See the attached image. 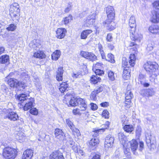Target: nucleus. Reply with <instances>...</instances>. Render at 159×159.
Returning a JSON list of instances; mask_svg holds the SVG:
<instances>
[{"label": "nucleus", "mask_w": 159, "mask_h": 159, "mask_svg": "<svg viewBox=\"0 0 159 159\" xmlns=\"http://www.w3.org/2000/svg\"><path fill=\"white\" fill-rule=\"evenodd\" d=\"M131 150L133 153L135 155L138 154L136 151L138 149L139 151H142L144 149V144L142 141H140L139 144L135 139H132L129 142Z\"/></svg>", "instance_id": "obj_1"}, {"label": "nucleus", "mask_w": 159, "mask_h": 159, "mask_svg": "<svg viewBox=\"0 0 159 159\" xmlns=\"http://www.w3.org/2000/svg\"><path fill=\"white\" fill-rule=\"evenodd\" d=\"M3 151V155L6 159H14L17 153L16 149L9 147L5 148Z\"/></svg>", "instance_id": "obj_2"}, {"label": "nucleus", "mask_w": 159, "mask_h": 159, "mask_svg": "<svg viewBox=\"0 0 159 159\" xmlns=\"http://www.w3.org/2000/svg\"><path fill=\"white\" fill-rule=\"evenodd\" d=\"M69 103L71 106H76L78 105L81 110H85L87 107V104L85 100L80 98H78L77 99H71Z\"/></svg>", "instance_id": "obj_3"}, {"label": "nucleus", "mask_w": 159, "mask_h": 159, "mask_svg": "<svg viewBox=\"0 0 159 159\" xmlns=\"http://www.w3.org/2000/svg\"><path fill=\"white\" fill-rule=\"evenodd\" d=\"M146 143L148 148L153 151L156 148V142L155 136L151 134L146 135Z\"/></svg>", "instance_id": "obj_4"}, {"label": "nucleus", "mask_w": 159, "mask_h": 159, "mask_svg": "<svg viewBox=\"0 0 159 159\" xmlns=\"http://www.w3.org/2000/svg\"><path fill=\"white\" fill-rule=\"evenodd\" d=\"M129 25L130 27L133 29V30H131V32H130V33L133 35L132 36H131V37H132L131 39H133V40L135 41L136 43H139L142 38V35L140 34L134 36V33H135L134 31L135 30V28L136 26L135 20H129Z\"/></svg>", "instance_id": "obj_5"}, {"label": "nucleus", "mask_w": 159, "mask_h": 159, "mask_svg": "<svg viewBox=\"0 0 159 159\" xmlns=\"http://www.w3.org/2000/svg\"><path fill=\"white\" fill-rule=\"evenodd\" d=\"M10 15L11 18L18 17L20 12V6L17 3H14L10 6L9 9Z\"/></svg>", "instance_id": "obj_6"}, {"label": "nucleus", "mask_w": 159, "mask_h": 159, "mask_svg": "<svg viewBox=\"0 0 159 159\" xmlns=\"http://www.w3.org/2000/svg\"><path fill=\"white\" fill-rule=\"evenodd\" d=\"M144 67L147 71L152 72L158 69V65L156 62L148 61L144 64Z\"/></svg>", "instance_id": "obj_7"}, {"label": "nucleus", "mask_w": 159, "mask_h": 159, "mask_svg": "<svg viewBox=\"0 0 159 159\" xmlns=\"http://www.w3.org/2000/svg\"><path fill=\"white\" fill-rule=\"evenodd\" d=\"M81 54L82 57L90 61H93L97 59V57L92 52L82 51Z\"/></svg>", "instance_id": "obj_8"}, {"label": "nucleus", "mask_w": 159, "mask_h": 159, "mask_svg": "<svg viewBox=\"0 0 159 159\" xmlns=\"http://www.w3.org/2000/svg\"><path fill=\"white\" fill-rule=\"evenodd\" d=\"M107 17L109 20H113L115 17V11L113 7L109 6L106 8Z\"/></svg>", "instance_id": "obj_9"}, {"label": "nucleus", "mask_w": 159, "mask_h": 159, "mask_svg": "<svg viewBox=\"0 0 159 159\" xmlns=\"http://www.w3.org/2000/svg\"><path fill=\"white\" fill-rule=\"evenodd\" d=\"M114 139L111 135L109 134L105 138V147L106 148L111 147L113 144Z\"/></svg>", "instance_id": "obj_10"}, {"label": "nucleus", "mask_w": 159, "mask_h": 159, "mask_svg": "<svg viewBox=\"0 0 159 159\" xmlns=\"http://www.w3.org/2000/svg\"><path fill=\"white\" fill-rule=\"evenodd\" d=\"M55 137L60 140H66L65 134L62 130L59 128L56 129L54 131Z\"/></svg>", "instance_id": "obj_11"}, {"label": "nucleus", "mask_w": 159, "mask_h": 159, "mask_svg": "<svg viewBox=\"0 0 159 159\" xmlns=\"http://www.w3.org/2000/svg\"><path fill=\"white\" fill-rule=\"evenodd\" d=\"M140 93L143 96L149 97L154 95L155 92L153 89H143L140 91Z\"/></svg>", "instance_id": "obj_12"}, {"label": "nucleus", "mask_w": 159, "mask_h": 159, "mask_svg": "<svg viewBox=\"0 0 159 159\" xmlns=\"http://www.w3.org/2000/svg\"><path fill=\"white\" fill-rule=\"evenodd\" d=\"M50 159H64L62 153L59 150L55 151L50 155Z\"/></svg>", "instance_id": "obj_13"}, {"label": "nucleus", "mask_w": 159, "mask_h": 159, "mask_svg": "<svg viewBox=\"0 0 159 159\" xmlns=\"http://www.w3.org/2000/svg\"><path fill=\"white\" fill-rule=\"evenodd\" d=\"M29 46L31 48L36 50H38L41 47L40 41L38 39H34L31 41Z\"/></svg>", "instance_id": "obj_14"}, {"label": "nucleus", "mask_w": 159, "mask_h": 159, "mask_svg": "<svg viewBox=\"0 0 159 159\" xmlns=\"http://www.w3.org/2000/svg\"><path fill=\"white\" fill-rule=\"evenodd\" d=\"M25 104L23 106V109L24 111H27L30 109L33 106L34 100L33 98L30 97L29 99H27V101L25 102Z\"/></svg>", "instance_id": "obj_15"}, {"label": "nucleus", "mask_w": 159, "mask_h": 159, "mask_svg": "<svg viewBox=\"0 0 159 159\" xmlns=\"http://www.w3.org/2000/svg\"><path fill=\"white\" fill-rule=\"evenodd\" d=\"M103 24L110 31L114 30L116 28V23L113 21L105 20L103 22Z\"/></svg>", "instance_id": "obj_16"}, {"label": "nucleus", "mask_w": 159, "mask_h": 159, "mask_svg": "<svg viewBox=\"0 0 159 159\" xmlns=\"http://www.w3.org/2000/svg\"><path fill=\"white\" fill-rule=\"evenodd\" d=\"M94 132L95 137L93 138L89 142V147L92 150H93L96 147L99 143V140L97 138V136L96 135V131L95 130Z\"/></svg>", "instance_id": "obj_17"}, {"label": "nucleus", "mask_w": 159, "mask_h": 159, "mask_svg": "<svg viewBox=\"0 0 159 159\" xmlns=\"http://www.w3.org/2000/svg\"><path fill=\"white\" fill-rule=\"evenodd\" d=\"M66 33V30L64 28H58L56 31V37L58 39L63 38Z\"/></svg>", "instance_id": "obj_18"}, {"label": "nucleus", "mask_w": 159, "mask_h": 159, "mask_svg": "<svg viewBox=\"0 0 159 159\" xmlns=\"http://www.w3.org/2000/svg\"><path fill=\"white\" fill-rule=\"evenodd\" d=\"M33 151L28 149L25 151L22 156V159H31L33 155Z\"/></svg>", "instance_id": "obj_19"}, {"label": "nucleus", "mask_w": 159, "mask_h": 159, "mask_svg": "<svg viewBox=\"0 0 159 159\" xmlns=\"http://www.w3.org/2000/svg\"><path fill=\"white\" fill-rule=\"evenodd\" d=\"M130 70L129 66L125 67L123 71L122 76L123 78L125 80H127L130 77Z\"/></svg>", "instance_id": "obj_20"}, {"label": "nucleus", "mask_w": 159, "mask_h": 159, "mask_svg": "<svg viewBox=\"0 0 159 159\" xmlns=\"http://www.w3.org/2000/svg\"><path fill=\"white\" fill-rule=\"evenodd\" d=\"M18 118V116L17 113L13 111L9 112L5 116V118H8L10 120L14 121L17 120Z\"/></svg>", "instance_id": "obj_21"}, {"label": "nucleus", "mask_w": 159, "mask_h": 159, "mask_svg": "<svg viewBox=\"0 0 159 159\" xmlns=\"http://www.w3.org/2000/svg\"><path fill=\"white\" fill-rule=\"evenodd\" d=\"M63 69L62 67H60L58 68L57 71L56 78L58 81H61L63 79Z\"/></svg>", "instance_id": "obj_22"}, {"label": "nucleus", "mask_w": 159, "mask_h": 159, "mask_svg": "<svg viewBox=\"0 0 159 159\" xmlns=\"http://www.w3.org/2000/svg\"><path fill=\"white\" fill-rule=\"evenodd\" d=\"M10 75V74L7 77V79H8L7 80L8 84L11 87H15L16 88L18 80L16 79H14L13 78H10L8 79L9 78Z\"/></svg>", "instance_id": "obj_23"}, {"label": "nucleus", "mask_w": 159, "mask_h": 159, "mask_svg": "<svg viewBox=\"0 0 159 159\" xmlns=\"http://www.w3.org/2000/svg\"><path fill=\"white\" fill-rule=\"evenodd\" d=\"M69 87L68 84L66 82H62L59 88V90L61 93L67 91L69 89Z\"/></svg>", "instance_id": "obj_24"}, {"label": "nucleus", "mask_w": 159, "mask_h": 159, "mask_svg": "<svg viewBox=\"0 0 159 159\" xmlns=\"http://www.w3.org/2000/svg\"><path fill=\"white\" fill-rule=\"evenodd\" d=\"M149 30L154 34H159V27L157 25H152L149 28Z\"/></svg>", "instance_id": "obj_25"}, {"label": "nucleus", "mask_w": 159, "mask_h": 159, "mask_svg": "<svg viewBox=\"0 0 159 159\" xmlns=\"http://www.w3.org/2000/svg\"><path fill=\"white\" fill-rule=\"evenodd\" d=\"M118 137L120 142L124 147V144L126 142L127 140L126 136L124 135L123 133L120 132L118 134Z\"/></svg>", "instance_id": "obj_26"}, {"label": "nucleus", "mask_w": 159, "mask_h": 159, "mask_svg": "<svg viewBox=\"0 0 159 159\" xmlns=\"http://www.w3.org/2000/svg\"><path fill=\"white\" fill-rule=\"evenodd\" d=\"M92 32V31L90 30H84L81 33L80 37L82 39H86L88 36Z\"/></svg>", "instance_id": "obj_27"}, {"label": "nucleus", "mask_w": 159, "mask_h": 159, "mask_svg": "<svg viewBox=\"0 0 159 159\" xmlns=\"http://www.w3.org/2000/svg\"><path fill=\"white\" fill-rule=\"evenodd\" d=\"M136 60V57L134 54H130L129 57V63L130 66L133 67L135 64Z\"/></svg>", "instance_id": "obj_28"}, {"label": "nucleus", "mask_w": 159, "mask_h": 159, "mask_svg": "<svg viewBox=\"0 0 159 159\" xmlns=\"http://www.w3.org/2000/svg\"><path fill=\"white\" fill-rule=\"evenodd\" d=\"M125 103L127 104L128 103L130 102H131V99L132 97H133V94L131 93V92L130 91H127L125 93Z\"/></svg>", "instance_id": "obj_29"}, {"label": "nucleus", "mask_w": 159, "mask_h": 159, "mask_svg": "<svg viewBox=\"0 0 159 159\" xmlns=\"http://www.w3.org/2000/svg\"><path fill=\"white\" fill-rule=\"evenodd\" d=\"M9 61V57L7 55H4L0 57V63L6 64Z\"/></svg>", "instance_id": "obj_30"}, {"label": "nucleus", "mask_w": 159, "mask_h": 159, "mask_svg": "<svg viewBox=\"0 0 159 159\" xmlns=\"http://www.w3.org/2000/svg\"><path fill=\"white\" fill-rule=\"evenodd\" d=\"M110 123L108 121H107L105 122V125L106 126L105 128L95 130L96 131V135L98 136V134L101 133L102 132H103L106 129L108 128L109 127V125H110Z\"/></svg>", "instance_id": "obj_31"}, {"label": "nucleus", "mask_w": 159, "mask_h": 159, "mask_svg": "<svg viewBox=\"0 0 159 159\" xmlns=\"http://www.w3.org/2000/svg\"><path fill=\"white\" fill-rule=\"evenodd\" d=\"M123 129L126 132L131 133L133 131L134 128L132 125H125L123 126Z\"/></svg>", "instance_id": "obj_32"}, {"label": "nucleus", "mask_w": 159, "mask_h": 159, "mask_svg": "<svg viewBox=\"0 0 159 159\" xmlns=\"http://www.w3.org/2000/svg\"><path fill=\"white\" fill-rule=\"evenodd\" d=\"M17 99L20 102H26L27 99H29L27 97V95L24 93H21L18 95Z\"/></svg>", "instance_id": "obj_33"}, {"label": "nucleus", "mask_w": 159, "mask_h": 159, "mask_svg": "<svg viewBox=\"0 0 159 159\" xmlns=\"http://www.w3.org/2000/svg\"><path fill=\"white\" fill-rule=\"evenodd\" d=\"M60 55V51L58 50H56L52 54L51 56L52 59L53 60L57 61L59 59Z\"/></svg>", "instance_id": "obj_34"}, {"label": "nucleus", "mask_w": 159, "mask_h": 159, "mask_svg": "<svg viewBox=\"0 0 159 159\" xmlns=\"http://www.w3.org/2000/svg\"><path fill=\"white\" fill-rule=\"evenodd\" d=\"M34 56L37 58H43L45 57L46 55L42 51H39L34 53Z\"/></svg>", "instance_id": "obj_35"}, {"label": "nucleus", "mask_w": 159, "mask_h": 159, "mask_svg": "<svg viewBox=\"0 0 159 159\" xmlns=\"http://www.w3.org/2000/svg\"><path fill=\"white\" fill-rule=\"evenodd\" d=\"M16 88L20 89V90H22L25 89V85L24 82L22 81H17Z\"/></svg>", "instance_id": "obj_36"}, {"label": "nucleus", "mask_w": 159, "mask_h": 159, "mask_svg": "<svg viewBox=\"0 0 159 159\" xmlns=\"http://www.w3.org/2000/svg\"><path fill=\"white\" fill-rule=\"evenodd\" d=\"M106 60L111 63L115 62L114 56L111 53H108L107 54Z\"/></svg>", "instance_id": "obj_37"}, {"label": "nucleus", "mask_w": 159, "mask_h": 159, "mask_svg": "<svg viewBox=\"0 0 159 159\" xmlns=\"http://www.w3.org/2000/svg\"><path fill=\"white\" fill-rule=\"evenodd\" d=\"M139 84H142L143 83L146 81V77L145 75L142 74H140L139 75L138 77Z\"/></svg>", "instance_id": "obj_38"}, {"label": "nucleus", "mask_w": 159, "mask_h": 159, "mask_svg": "<svg viewBox=\"0 0 159 159\" xmlns=\"http://www.w3.org/2000/svg\"><path fill=\"white\" fill-rule=\"evenodd\" d=\"M101 80V78L97 75H93L91 78L90 80L93 84H97Z\"/></svg>", "instance_id": "obj_39"}, {"label": "nucleus", "mask_w": 159, "mask_h": 159, "mask_svg": "<svg viewBox=\"0 0 159 159\" xmlns=\"http://www.w3.org/2000/svg\"><path fill=\"white\" fill-rule=\"evenodd\" d=\"M66 123L67 126L71 129H73L75 125L69 119L66 120Z\"/></svg>", "instance_id": "obj_40"}, {"label": "nucleus", "mask_w": 159, "mask_h": 159, "mask_svg": "<svg viewBox=\"0 0 159 159\" xmlns=\"http://www.w3.org/2000/svg\"><path fill=\"white\" fill-rule=\"evenodd\" d=\"M158 11H154L152 13V20H159V13H158Z\"/></svg>", "instance_id": "obj_41"}, {"label": "nucleus", "mask_w": 159, "mask_h": 159, "mask_svg": "<svg viewBox=\"0 0 159 159\" xmlns=\"http://www.w3.org/2000/svg\"><path fill=\"white\" fill-rule=\"evenodd\" d=\"M16 28V26L14 24H10L9 26L6 29L9 31H14Z\"/></svg>", "instance_id": "obj_42"}, {"label": "nucleus", "mask_w": 159, "mask_h": 159, "mask_svg": "<svg viewBox=\"0 0 159 159\" xmlns=\"http://www.w3.org/2000/svg\"><path fill=\"white\" fill-rule=\"evenodd\" d=\"M34 84L37 89L40 90L41 88L40 83L39 81V79H36V80H34Z\"/></svg>", "instance_id": "obj_43"}, {"label": "nucleus", "mask_w": 159, "mask_h": 159, "mask_svg": "<svg viewBox=\"0 0 159 159\" xmlns=\"http://www.w3.org/2000/svg\"><path fill=\"white\" fill-rule=\"evenodd\" d=\"M154 45L153 42H151V43H148L146 48L147 51L148 52L152 51Z\"/></svg>", "instance_id": "obj_44"}, {"label": "nucleus", "mask_w": 159, "mask_h": 159, "mask_svg": "<svg viewBox=\"0 0 159 159\" xmlns=\"http://www.w3.org/2000/svg\"><path fill=\"white\" fill-rule=\"evenodd\" d=\"M104 89L105 88L104 85L102 84L100 85L99 87L97 88V89L95 90L94 91H95L96 93L98 94L99 93L102 92Z\"/></svg>", "instance_id": "obj_45"}, {"label": "nucleus", "mask_w": 159, "mask_h": 159, "mask_svg": "<svg viewBox=\"0 0 159 159\" xmlns=\"http://www.w3.org/2000/svg\"><path fill=\"white\" fill-rule=\"evenodd\" d=\"M102 115L105 118L107 119L109 118V113L107 110H105L103 111Z\"/></svg>", "instance_id": "obj_46"}, {"label": "nucleus", "mask_w": 159, "mask_h": 159, "mask_svg": "<svg viewBox=\"0 0 159 159\" xmlns=\"http://www.w3.org/2000/svg\"><path fill=\"white\" fill-rule=\"evenodd\" d=\"M30 113L32 115H37L38 114V110L35 107L32 108L30 111Z\"/></svg>", "instance_id": "obj_47"}, {"label": "nucleus", "mask_w": 159, "mask_h": 159, "mask_svg": "<svg viewBox=\"0 0 159 159\" xmlns=\"http://www.w3.org/2000/svg\"><path fill=\"white\" fill-rule=\"evenodd\" d=\"M97 16L96 13H93L90 15L88 17L87 20H95L97 19Z\"/></svg>", "instance_id": "obj_48"}, {"label": "nucleus", "mask_w": 159, "mask_h": 159, "mask_svg": "<svg viewBox=\"0 0 159 159\" xmlns=\"http://www.w3.org/2000/svg\"><path fill=\"white\" fill-rule=\"evenodd\" d=\"M95 73L97 76V75H101L104 74V71L99 69H96L95 71Z\"/></svg>", "instance_id": "obj_49"}, {"label": "nucleus", "mask_w": 159, "mask_h": 159, "mask_svg": "<svg viewBox=\"0 0 159 159\" xmlns=\"http://www.w3.org/2000/svg\"><path fill=\"white\" fill-rule=\"evenodd\" d=\"M93 24V21L91 22L90 20H85L84 24V26L89 27L92 25Z\"/></svg>", "instance_id": "obj_50"}, {"label": "nucleus", "mask_w": 159, "mask_h": 159, "mask_svg": "<svg viewBox=\"0 0 159 159\" xmlns=\"http://www.w3.org/2000/svg\"><path fill=\"white\" fill-rule=\"evenodd\" d=\"M114 73L111 71L109 72L108 76L109 78L112 80L113 81L115 80V77Z\"/></svg>", "instance_id": "obj_51"}, {"label": "nucleus", "mask_w": 159, "mask_h": 159, "mask_svg": "<svg viewBox=\"0 0 159 159\" xmlns=\"http://www.w3.org/2000/svg\"><path fill=\"white\" fill-rule=\"evenodd\" d=\"M128 64L129 62H128V61L126 60V59L125 57H124L122 58V64L123 66H129V65Z\"/></svg>", "instance_id": "obj_52"}, {"label": "nucleus", "mask_w": 159, "mask_h": 159, "mask_svg": "<svg viewBox=\"0 0 159 159\" xmlns=\"http://www.w3.org/2000/svg\"><path fill=\"white\" fill-rule=\"evenodd\" d=\"M1 91L5 93H7V91H8V88L5 85H2L1 86Z\"/></svg>", "instance_id": "obj_53"}, {"label": "nucleus", "mask_w": 159, "mask_h": 159, "mask_svg": "<svg viewBox=\"0 0 159 159\" xmlns=\"http://www.w3.org/2000/svg\"><path fill=\"white\" fill-rule=\"evenodd\" d=\"M97 94L94 91H93L90 96V97L91 99L95 100L96 99V95Z\"/></svg>", "instance_id": "obj_54"}, {"label": "nucleus", "mask_w": 159, "mask_h": 159, "mask_svg": "<svg viewBox=\"0 0 159 159\" xmlns=\"http://www.w3.org/2000/svg\"><path fill=\"white\" fill-rule=\"evenodd\" d=\"M16 138L19 140L23 139V138L25 137L23 135V133H18L16 135Z\"/></svg>", "instance_id": "obj_55"}, {"label": "nucleus", "mask_w": 159, "mask_h": 159, "mask_svg": "<svg viewBox=\"0 0 159 159\" xmlns=\"http://www.w3.org/2000/svg\"><path fill=\"white\" fill-rule=\"evenodd\" d=\"M112 38H113L111 34L110 33H109L107 34L106 38V40L108 42H111L112 41Z\"/></svg>", "instance_id": "obj_56"}, {"label": "nucleus", "mask_w": 159, "mask_h": 159, "mask_svg": "<svg viewBox=\"0 0 159 159\" xmlns=\"http://www.w3.org/2000/svg\"><path fill=\"white\" fill-rule=\"evenodd\" d=\"M90 105L91 106V108L92 110L94 111L98 109V106L96 104L91 103Z\"/></svg>", "instance_id": "obj_57"}, {"label": "nucleus", "mask_w": 159, "mask_h": 159, "mask_svg": "<svg viewBox=\"0 0 159 159\" xmlns=\"http://www.w3.org/2000/svg\"><path fill=\"white\" fill-rule=\"evenodd\" d=\"M81 76V74L80 72H77L76 73H73L72 76L75 78H77L80 77Z\"/></svg>", "instance_id": "obj_58"}, {"label": "nucleus", "mask_w": 159, "mask_h": 159, "mask_svg": "<svg viewBox=\"0 0 159 159\" xmlns=\"http://www.w3.org/2000/svg\"><path fill=\"white\" fill-rule=\"evenodd\" d=\"M69 138L68 142L70 145V147H73L74 144L75 142H74L72 138L70 137H69Z\"/></svg>", "instance_id": "obj_59"}, {"label": "nucleus", "mask_w": 159, "mask_h": 159, "mask_svg": "<svg viewBox=\"0 0 159 159\" xmlns=\"http://www.w3.org/2000/svg\"><path fill=\"white\" fill-rule=\"evenodd\" d=\"M73 129H71L73 132L76 133V134L77 135L80 134V131L78 129L76 128L75 126H74V128Z\"/></svg>", "instance_id": "obj_60"}, {"label": "nucleus", "mask_w": 159, "mask_h": 159, "mask_svg": "<svg viewBox=\"0 0 159 159\" xmlns=\"http://www.w3.org/2000/svg\"><path fill=\"white\" fill-rule=\"evenodd\" d=\"M80 110L82 111L80 109V107H79V108H76V109H74L73 110V113L75 115H76L77 114H79L80 113Z\"/></svg>", "instance_id": "obj_61"}, {"label": "nucleus", "mask_w": 159, "mask_h": 159, "mask_svg": "<svg viewBox=\"0 0 159 159\" xmlns=\"http://www.w3.org/2000/svg\"><path fill=\"white\" fill-rule=\"evenodd\" d=\"M100 105L102 107H107L109 106V103L108 102H105L101 103Z\"/></svg>", "instance_id": "obj_62"}, {"label": "nucleus", "mask_w": 159, "mask_h": 159, "mask_svg": "<svg viewBox=\"0 0 159 159\" xmlns=\"http://www.w3.org/2000/svg\"><path fill=\"white\" fill-rule=\"evenodd\" d=\"M129 149L128 148H125L124 149V152L125 154L127 156L130 155Z\"/></svg>", "instance_id": "obj_63"}, {"label": "nucleus", "mask_w": 159, "mask_h": 159, "mask_svg": "<svg viewBox=\"0 0 159 159\" xmlns=\"http://www.w3.org/2000/svg\"><path fill=\"white\" fill-rule=\"evenodd\" d=\"M141 84L144 87H148L150 85L148 83L146 82V81H144Z\"/></svg>", "instance_id": "obj_64"}]
</instances>
